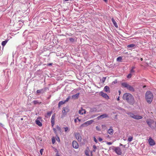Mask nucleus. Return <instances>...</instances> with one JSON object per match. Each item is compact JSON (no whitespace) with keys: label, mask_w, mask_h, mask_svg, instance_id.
<instances>
[{"label":"nucleus","mask_w":156,"mask_h":156,"mask_svg":"<svg viewBox=\"0 0 156 156\" xmlns=\"http://www.w3.org/2000/svg\"><path fill=\"white\" fill-rule=\"evenodd\" d=\"M97 111V109L96 108H93L90 109V112H96Z\"/></svg>","instance_id":"nucleus-23"},{"label":"nucleus","mask_w":156,"mask_h":156,"mask_svg":"<svg viewBox=\"0 0 156 156\" xmlns=\"http://www.w3.org/2000/svg\"><path fill=\"white\" fill-rule=\"evenodd\" d=\"M129 114L130 117L134 119V116L135 115L134 114L132 113H129Z\"/></svg>","instance_id":"nucleus-29"},{"label":"nucleus","mask_w":156,"mask_h":156,"mask_svg":"<svg viewBox=\"0 0 156 156\" xmlns=\"http://www.w3.org/2000/svg\"><path fill=\"white\" fill-rule=\"evenodd\" d=\"M75 135L76 139L78 141L81 142V137L79 133H75Z\"/></svg>","instance_id":"nucleus-7"},{"label":"nucleus","mask_w":156,"mask_h":156,"mask_svg":"<svg viewBox=\"0 0 156 156\" xmlns=\"http://www.w3.org/2000/svg\"><path fill=\"white\" fill-rule=\"evenodd\" d=\"M112 22L113 23L114 25V26L116 28H117L118 27V26L117 25V24L116 23V22L115 21V20L113 18H112Z\"/></svg>","instance_id":"nucleus-19"},{"label":"nucleus","mask_w":156,"mask_h":156,"mask_svg":"<svg viewBox=\"0 0 156 156\" xmlns=\"http://www.w3.org/2000/svg\"><path fill=\"white\" fill-rule=\"evenodd\" d=\"M79 93H77L73 95L72 96V99H73L74 100L78 99L79 98Z\"/></svg>","instance_id":"nucleus-15"},{"label":"nucleus","mask_w":156,"mask_h":156,"mask_svg":"<svg viewBox=\"0 0 156 156\" xmlns=\"http://www.w3.org/2000/svg\"><path fill=\"white\" fill-rule=\"evenodd\" d=\"M124 100H126L130 105H133L135 103V100L133 96L130 93H125L123 96Z\"/></svg>","instance_id":"nucleus-1"},{"label":"nucleus","mask_w":156,"mask_h":156,"mask_svg":"<svg viewBox=\"0 0 156 156\" xmlns=\"http://www.w3.org/2000/svg\"><path fill=\"white\" fill-rule=\"evenodd\" d=\"M36 123L39 126H42V124L40 121L37 119L35 121Z\"/></svg>","instance_id":"nucleus-17"},{"label":"nucleus","mask_w":156,"mask_h":156,"mask_svg":"<svg viewBox=\"0 0 156 156\" xmlns=\"http://www.w3.org/2000/svg\"><path fill=\"white\" fill-rule=\"evenodd\" d=\"M94 140L96 143H98V140L96 139L95 137H94Z\"/></svg>","instance_id":"nucleus-39"},{"label":"nucleus","mask_w":156,"mask_h":156,"mask_svg":"<svg viewBox=\"0 0 156 156\" xmlns=\"http://www.w3.org/2000/svg\"><path fill=\"white\" fill-rule=\"evenodd\" d=\"M146 122L148 125V126L150 127H151L152 126V124L153 123L154 121L153 120H147L146 121Z\"/></svg>","instance_id":"nucleus-14"},{"label":"nucleus","mask_w":156,"mask_h":156,"mask_svg":"<svg viewBox=\"0 0 156 156\" xmlns=\"http://www.w3.org/2000/svg\"><path fill=\"white\" fill-rule=\"evenodd\" d=\"M93 148H94V149L93 150V151L94 152H95L96 151V149L97 147L95 145H94L93 146Z\"/></svg>","instance_id":"nucleus-32"},{"label":"nucleus","mask_w":156,"mask_h":156,"mask_svg":"<svg viewBox=\"0 0 156 156\" xmlns=\"http://www.w3.org/2000/svg\"><path fill=\"white\" fill-rule=\"evenodd\" d=\"M68 101V98H66V99L64 101H61L59 102L58 104V107H60L62 105L64 104L66 102H67Z\"/></svg>","instance_id":"nucleus-12"},{"label":"nucleus","mask_w":156,"mask_h":156,"mask_svg":"<svg viewBox=\"0 0 156 156\" xmlns=\"http://www.w3.org/2000/svg\"><path fill=\"white\" fill-rule=\"evenodd\" d=\"M102 138H101V137H99V138H98V140L100 141H101L102 140Z\"/></svg>","instance_id":"nucleus-46"},{"label":"nucleus","mask_w":156,"mask_h":156,"mask_svg":"<svg viewBox=\"0 0 156 156\" xmlns=\"http://www.w3.org/2000/svg\"><path fill=\"white\" fill-rule=\"evenodd\" d=\"M93 151H90V156H93V153H92V152Z\"/></svg>","instance_id":"nucleus-51"},{"label":"nucleus","mask_w":156,"mask_h":156,"mask_svg":"<svg viewBox=\"0 0 156 156\" xmlns=\"http://www.w3.org/2000/svg\"><path fill=\"white\" fill-rule=\"evenodd\" d=\"M117 80H115L114 81L112 82V83L114 84H116L117 83Z\"/></svg>","instance_id":"nucleus-37"},{"label":"nucleus","mask_w":156,"mask_h":156,"mask_svg":"<svg viewBox=\"0 0 156 156\" xmlns=\"http://www.w3.org/2000/svg\"><path fill=\"white\" fill-rule=\"evenodd\" d=\"M52 143L53 144H54L55 142V139L52 138Z\"/></svg>","instance_id":"nucleus-42"},{"label":"nucleus","mask_w":156,"mask_h":156,"mask_svg":"<svg viewBox=\"0 0 156 156\" xmlns=\"http://www.w3.org/2000/svg\"><path fill=\"white\" fill-rule=\"evenodd\" d=\"M121 92V91L120 90H119V94H120Z\"/></svg>","instance_id":"nucleus-63"},{"label":"nucleus","mask_w":156,"mask_h":156,"mask_svg":"<svg viewBox=\"0 0 156 156\" xmlns=\"http://www.w3.org/2000/svg\"><path fill=\"white\" fill-rule=\"evenodd\" d=\"M112 143L111 142H107V144L108 145H111L112 144Z\"/></svg>","instance_id":"nucleus-40"},{"label":"nucleus","mask_w":156,"mask_h":156,"mask_svg":"<svg viewBox=\"0 0 156 156\" xmlns=\"http://www.w3.org/2000/svg\"><path fill=\"white\" fill-rule=\"evenodd\" d=\"M143 118L141 116L135 115L134 119H140Z\"/></svg>","instance_id":"nucleus-18"},{"label":"nucleus","mask_w":156,"mask_h":156,"mask_svg":"<svg viewBox=\"0 0 156 156\" xmlns=\"http://www.w3.org/2000/svg\"><path fill=\"white\" fill-rule=\"evenodd\" d=\"M97 115H93V116H92V118H93L94 117H95V116H97Z\"/></svg>","instance_id":"nucleus-57"},{"label":"nucleus","mask_w":156,"mask_h":156,"mask_svg":"<svg viewBox=\"0 0 156 156\" xmlns=\"http://www.w3.org/2000/svg\"><path fill=\"white\" fill-rule=\"evenodd\" d=\"M57 130L60 133H62L61 129L58 126H56Z\"/></svg>","instance_id":"nucleus-26"},{"label":"nucleus","mask_w":156,"mask_h":156,"mask_svg":"<svg viewBox=\"0 0 156 156\" xmlns=\"http://www.w3.org/2000/svg\"><path fill=\"white\" fill-rule=\"evenodd\" d=\"M107 138H109L110 137V136H109V135H108V136H107Z\"/></svg>","instance_id":"nucleus-56"},{"label":"nucleus","mask_w":156,"mask_h":156,"mask_svg":"<svg viewBox=\"0 0 156 156\" xmlns=\"http://www.w3.org/2000/svg\"><path fill=\"white\" fill-rule=\"evenodd\" d=\"M132 74L131 73L129 74L127 76V78H130L131 77Z\"/></svg>","instance_id":"nucleus-34"},{"label":"nucleus","mask_w":156,"mask_h":156,"mask_svg":"<svg viewBox=\"0 0 156 156\" xmlns=\"http://www.w3.org/2000/svg\"><path fill=\"white\" fill-rule=\"evenodd\" d=\"M90 151V149L89 147H87V149L85 151V153L87 156H89V152Z\"/></svg>","instance_id":"nucleus-20"},{"label":"nucleus","mask_w":156,"mask_h":156,"mask_svg":"<svg viewBox=\"0 0 156 156\" xmlns=\"http://www.w3.org/2000/svg\"><path fill=\"white\" fill-rule=\"evenodd\" d=\"M52 64L51 63H49L47 64V66H51L52 65Z\"/></svg>","instance_id":"nucleus-50"},{"label":"nucleus","mask_w":156,"mask_h":156,"mask_svg":"<svg viewBox=\"0 0 156 156\" xmlns=\"http://www.w3.org/2000/svg\"><path fill=\"white\" fill-rule=\"evenodd\" d=\"M120 146H122L123 147L125 148V146H126V145H123L121 144H120Z\"/></svg>","instance_id":"nucleus-44"},{"label":"nucleus","mask_w":156,"mask_h":156,"mask_svg":"<svg viewBox=\"0 0 156 156\" xmlns=\"http://www.w3.org/2000/svg\"><path fill=\"white\" fill-rule=\"evenodd\" d=\"M34 105H36L37 104H41V102H39L37 100L34 101L33 102Z\"/></svg>","instance_id":"nucleus-25"},{"label":"nucleus","mask_w":156,"mask_h":156,"mask_svg":"<svg viewBox=\"0 0 156 156\" xmlns=\"http://www.w3.org/2000/svg\"><path fill=\"white\" fill-rule=\"evenodd\" d=\"M108 117V115L106 114H103L102 115H100V117H101V119H103L105 118H107Z\"/></svg>","instance_id":"nucleus-22"},{"label":"nucleus","mask_w":156,"mask_h":156,"mask_svg":"<svg viewBox=\"0 0 156 156\" xmlns=\"http://www.w3.org/2000/svg\"><path fill=\"white\" fill-rule=\"evenodd\" d=\"M65 130V131L66 132L67 131V130H68V128L67 127H64V128Z\"/></svg>","instance_id":"nucleus-43"},{"label":"nucleus","mask_w":156,"mask_h":156,"mask_svg":"<svg viewBox=\"0 0 156 156\" xmlns=\"http://www.w3.org/2000/svg\"><path fill=\"white\" fill-rule=\"evenodd\" d=\"M112 149L113 151L118 155H121L122 154V152L120 148L119 147L112 146Z\"/></svg>","instance_id":"nucleus-4"},{"label":"nucleus","mask_w":156,"mask_h":156,"mask_svg":"<svg viewBox=\"0 0 156 156\" xmlns=\"http://www.w3.org/2000/svg\"><path fill=\"white\" fill-rule=\"evenodd\" d=\"M105 2H107L108 0H103Z\"/></svg>","instance_id":"nucleus-60"},{"label":"nucleus","mask_w":156,"mask_h":156,"mask_svg":"<svg viewBox=\"0 0 156 156\" xmlns=\"http://www.w3.org/2000/svg\"><path fill=\"white\" fill-rule=\"evenodd\" d=\"M52 113V111L49 112H47V115H48L49 116H50L51 115Z\"/></svg>","instance_id":"nucleus-35"},{"label":"nucleus","mask_w":156,"mask_h":156,"mask_svg":"<svg viewBox=\"0 0 156 156\" xmlns=\"http://www.w3.org/2000/svg\"><path fill=\"white\" fill-rule=\"evenodd\" d=\"M73 147L74 148L77 149L79 147V145L77 141L75 140H73L72 142Z\"/></svg>","instance_id":"nucleus-11"},{"label":"nucleus","mask_w":156,"mask_h":156,"mask_svg":"<svg viewBox=\"0 0 156 156\" xmlns=\"http://www.w3.org/2000/svg\"><path fill=\"white\" fill-rule=\"evenodd\" d=\"M145 98L147 102L150 104L153 100V96L152 93L150 91H147L145 94Z\"/></svg>","instance_id":"nucleus-2"},{"label":"nucleus","mask_w":156,"mask_h":156,"mask_svg":"<svg viewBox=\"0 0 156 156\" xmlns=\"http://www.w3.org/2000/svg\"><path fill=\"white\" fill-rule=\"evenodd\" d=\"M21 120H23V118H22L21 119Z\"/></svg>","instance_id":"nucleus-64"},{"label":"nucleus","mask_w":156,"mask_h":156,"mask_svg":"<svg viewBox=\"0 0 156 156\" xmlns=\"http://www.w3.org/2000/svg\"><path fill=\"white\" fill-rule=\"evenodd\" d=\"M104 90L106 92H107L110 93V88H109V87L108 86H105L104 87Z\"/></svg>","instance_id":"nucleus-16"},{"label":"nucleus","mask_w":156,"mask_h":156,"mask_svg":"<svg viewBox=\"0 0 156 156\" xmlns=\"http://www.w3.org/2000/svg\"><path fill=\"white\" fill-rule=\"evenodd\" d=\"M133 140V136H130L129 137L128 139V141L129 142H131Z\"/></svg>","instance_id":"nucleus-27"},{"label":"nucleus","mask_w":156,"mask_h":156,"mask_svg":"<svg viewBox=\"0 0 156 156\" xmlns=\"http://www.w3.org/2000/svg\"><path fill=\"white\" fill-rule=\"evenodd\" d=\"M0 126H3V125L2 123H0Z\"/></svg>","instance_id":"nucleus-54"},{"label":"nucleus","mask_w":156,"mask_h":156,"mask_svg":"<svg viewBox=\"0 0 156 156\" xmlns=\"http://www.w3.org/2000/svg\"><path fill=\"white\" fill-rule=\"evenodd\" d=\"M72 82H74L73 81L71 80H69V83H72Z\"/></svg>","instance_id":"nucleus-45"},{"label":"nucleus","mask_w":156,"mask_h":156,"mask_svg":"<svg viewBox=\"0 0 156 156\" xmlns=\"http://www.w3.org/2000/svg\"><path fill=\"white\" fill-rule=\"evenodd\" d=\"M101 119V117H100V115L98 116L97 118V119H98V120H99L100 119Z\"/></svg>","instance_id":"nucleus-48"},{"label":"nucleus","mask_w":156,"mask_h":156,"mask_svg":"<svg viewBox=\"0 0 156 156\" xmlns=\"http://www.w3.org/2000/svg\"><path fill=\"white\" fill-rule=\"evenodd\" d=\"M135 68V66H133L132 67V69H134Z\"/></svg>","instance_id":"nucleus-53"},{"label":"nucleus","mask_w":156,"mask_h":156,"mask_svg":"<svg viewBox=\"0 0 156 156\" xmlns=\"http://www.w3.org/2000/svg\"><path fill=\"white\" fill-rule=\"evenodd\" d=\"M134 72H135V71L133 69H131L130 70V73H132Z\"/></svg>","instance_id":"nucleus-38"},{"label":"nucleus","mask_w":156,"mask_h":156,"mask_svg":"<svg viewBox=\"0 0 156 156\" xmlns=\"http://www.w3.org/2000/svg\"><path fill=\"white\" fill-rule=\"evenodd\" d=\"M77 119H78L79 122L81 120L80 119H79L78 118H77Z\"/></svg>","instance_id":"nucleus-59"},{"label":"nucleus","mask_w":156,"mask_h":156,"mask_svg":"<svg viewBox=\"0 0 156 156\" xmlns=\"http://www.w3.org/2000/svg\"><path fill=\"white\" fill-rule=\"evenodd\" d=\"M108 133L110 135H112L114 133V130L112 126H110V128L108 130Z\"/></svg>","instance_id":"nucleus-13"},{"label":"nucleus","mask_w":156,"mask_h":156,"mask_svg":"<svg viewBox=\"0 0 156 156\" xmlns=\"http://www.w3.org/2000/svg\"><path fill=\"white\" fill-rule=\"evenodd\" d=\"M136 46V45L135 44H130L128 45L127 46V47L128 48H134Z\"/></svg>","instance_id":"nucleus-21"},{"label":"nucleus","mask_w":156,"mask_h":156,"mask_svg":"<svg viewBox=\"0 0 156 156\" xmlns=\"http://www.w3.org/2000/svg\"><path fill=\"white\" fill-rule=\"evenodd\" d=\"M55 114L53 115L51 119V126L52 127H53L55 124Z\"/></svg>","instance_id":"nucleus-10"},{"label":"nucleus","mask_w":156,"mask_h":156,"mask_svg":"<svg viewBox=\"0 0 156 156\" xmlns=\"http://www.w3.org/2000/svg\"><path fill=\"white\" fill-rule=\"evenodd\" d=\"M68 112V107H66L63 108V110L62 111V117L65 116L66 115H67Z\"/></svg>","instance_id":"nucleus-6"},{"label":"nucleus","mask_w":156,"mask_h":156,"mask_svg":"<svg viewBox=\"0 0 156 156\" xmlns=\"http://www.w3.org/2000/svg\"><path fill=\"white\" fill-rule=\"evenodd\" d=\"M77 119V118L75 119H74V122H76H76Z\"/></svg>","instance_id":"nucleus-52"},{"label":"nucleus","mask_w":156,"mask_h":156,"mask_svg":"<svg viewBox=\"0 0 156 156\" xmlns=\"http://www.w3.org/2000/svg\"><path fill=\"white\" fill-rule=\"evenodd\" d=\"M82 111V110H79V113L80 114H83V112L82 113V112H81Z\"/></svg>","instance_id":"nucleus-47"},{"label":"nucleus","mask_w":156,"mask_h":156,"mask_svg":"<svg viewBox=\"0 0 156 156\" xmlns=\"http://www.w3.org/2000/svg\"><path fill=\"white\" fill-rule=\"evenodd\" d=\"M122 58L121 57L119 56L117 58L116 60L117 61H119L120 62H122Z\"/></svg>","instance_id":"nucleus-28"},{"label":"nucleus","mask_w":156,"mask_h":156,"mask_svg":"<svg viewBox=\"0 0 156 156\" xmlns=\"http://www.w3.org/2000/svg\"><path fill=\"white\" fill-rule=\"evenodd\" d=\"M56 156H59V155L57 154H56Z\"/></svg>","instance_id":"nucleus-61"},{"label":"nucleus","mask_w":156,"mask_h":156,"mask_svg":"<svg viewBox=\"0 0 156 156\" xmlns=\"http://www.w3.org/2000/svg\"><path fill=\"white\" fill-rule=\"evenodd\" d=\"M8 42V40H5L3 41L2 43V46H4Z\"/></svg>","instance_id":"nucleus-24"},{"label":"nucleus","mask_w":156,"mask_h":156,"mask_svg":"<svg viewBox=\"0 0 156 156\" xmlns=\"http://www.w3.org/2000/svg\"><path fill=\"white\" fill-rule=\"evenodd\" d=\"M43 151H44V149H41L40 150V153L41 155L42 154L43 152Z\"/></svg>","instance_id":"nucleus-36"},{"label":"nucleus","mask_w":156,"mask_h":156,"mask_svg":"<svg viewBox=\"0 0 156 156\" xmlns=\"http://www.w3.org/2000/svg\"><path fill=\"white\" fill-rule=\"evenodd\" d=\"M121 85L122 87L126 88L130 91L134 92L135 91L134 88L126 82L122 83H121Z\"/></svg>","instance_id":"nucleus-3"},{"label":"nucleus","mask_w":156,"mask_h":156,"mask_svg":"<svg viewBox=\"0 0 156 156\" xmlns=\"http://www.w3.org/2000/svg\"><path fill=\"white\" fill-rule=\"evenodd\" d=\"M102 127H103L104 126L105 127H106V126L105 125H102Z\"/></svg>","instance_id":"nucleus-58"},{"label":"nucleus","mask_w":156,"mask_h":156,"mask_svg":"<svg viewBox=\"0 0 156 156\" xmlns=\"http://www.w3.org/2000/svg\"><path fill=\"white\" fill-rule=\"evenodd\" d=\"M117 101H119V97L117 98Z\"/></svg>","instance_id":"nucleus-55"},{"label":"nucleus","mask_w":156,"mask_h":156,"mask_svg":"<svg viewBox=\"0 0 156 156\" xmlns=\"http://www.w3.org/2000/svg\"><path fill=\"white\" fill-rule=\"evenodd\" d=\"M140 60L141 61H142L143 60V58H140Z\"/></svg>","instance_id":"nucleus-62"},{"label":"nucleus","mask_w":156,"mask_h":156,"mask_svg":"<svg viewBox=\"0 0 156 156\" xmlns=\"http://www.w3.org/2000/svg\"><path fill=\"white\" fill-rule=\"evenodd\" d=\"M43 90H37L36 91V93L37 94H39L41 93V91Z\"/></svg>","instance_id":"nucleus-33"},{"label":"nucleus","mask_w":156,"mask_h":156,"mask_svg":"<svg viewBox=\"0 0 156 156\" xmlns=\"http://www.w3.org/2000/svg\"><path fill=\"white\" fill-rule=\"evenodd\" d=\"M93 120H90L88 121H87L83 124H82L81 126V127H86L87 126L89 125H90L93 122Z\"/></svg>","instance_id":"nucleus-5"},{"label":"nucleus","mask_w":156,"mask_h":156,"mask_svg":"<svg viewBox=\"0 0 156 156\" xmlns=\"http://www.w3.org/2000/svg\"><path fill=\"white\" fill-rule=\"evenodd\" d=\"M96 129H97V130H98V131L100 130V128H99V127L98 126H97L96 127Z\"/></svg>","instance_id":"nucleus-41"},{"label":"nucleus","mask_w":156,"mask_h":156,"mask_svg":"<svg viewBox=\"0 0 156 156\" xmlns=\"http://www.w3.org/2000/svg\"><path fill=\"white\" fill-rule=\"evenodd\" d=\"M106 77H103L102 78V79L101 80V81L102 83H104L105 82V81L106 79Z\"/></svg>","instance_id":"nucleus-31"},{"label":"nucleus","mask_w":156,"mask_h":156,"mask_svg":"<svg viewBox=\"0 0 156 156\" xmlns=\"http://www.w3.org/2000/svg\"><path fill=\"white\" fill-rule=\"evenodd\" d=\"M53 130L55 132V133H56V131L57 130V129H56H56H55V128H53Z\"/></svg>","instance_id":"nucleus-49"},{"label":"nucleus","mask_w":156,"mask_h":156,"mask_svg":"<svg viewBox=\"0 0 156 156\" xmlns=\"http://www.w3.org/2000/svg\"><path fill=\"white\" fill-rule=\"evenodd\" d=\"M100 94L101 96L106 100H108L109 99V97L107 94L106 93H104L102 91L100 92Z\"/></svg>","instance_id":"nucleus-8"},{"label":"nucleus","mask_w":156,"mask_h":156,"mask_svg":"<svg viewBox=\"0 0 156 156\" xmlns=\"http://www.w3.org/2000/svg\"><path fill=\"white\" fill-rule=\"evenodd\" d=\"M75 38H70L69 39V40L71 42L73 43L75 41Z\"/></svg>","instance_id":"nucleus-30"},{"label":"nucleus","mask_w":156,"mask_h":156,"mask_svg":"<svg viewBox=\"0 0 156 156\" xmlns=\"http://www.w3.org/2000/svg\"><path fill=\"white\" fill-rule=\"evenodd\" d=\"M148 140L149 144L151 146H153L155 144L154 140L151 137L149 138Z\"/></svg>","instance_id":"nucleus-9"}]
</instances>
